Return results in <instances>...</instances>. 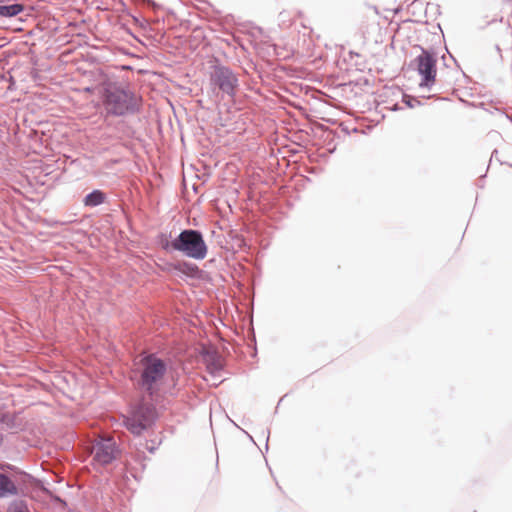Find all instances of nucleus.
Listing matches in <instances>:
<instances>
[{"label":"nucleus","mask_w":512,"mask_h":512,"mask_svg":"<svg viewBox=\"0 0 512 512\" xmlns=\"http://www.w3.org/2000/svg\"><path fill=\"white\" fill-rule=\"evenodd\" d=\"M163 247L167 250H175L183 253L187 257L201 260L207 255V245L199 231L184 230L177 238L167 242Z\"/></svg>","instance_id":"nucleus-1"},{"label":"nucleus","mask_w":512,"mask_h":512,"mask_svg":"<svg viewBox=\"0 0 512 512\" xmlns=\"http://www.w3.org/2000/svg\"><path fill=\"white\" fill-rule=\"evenodd\" d=\"M141 366V385L152 392L163 379L166 372L165 364L154 356H147L141 360Z\"/></svg>","instance_id":"nucleus-2"},{"label":"nucleus","mask_w":512,"mask_h":512,"mask_svg":"<svg viewBox=\"0 0 512 512\" xmlns=\"http://www.w3.org/2000/svg\"><path fill=\"white\" fill-rule=\"evenodd\" d=\"M129 95L116 86L109 85L105 89L104 104L108 112L123 115L129 108Z\"/></svg>","instance_id":"nucleus-3"},{"label":"nucleus","mask_w":512,"mask_h":512,"mask_svg":"<svg viewBox=\"0 0 512 512\" xmlns=\"http://www.w3.org/2000/svg\"><path fill=\"white\" fill-rule=\"evenodd\" d=\"M92 453L96 463L107 465L117 458L119 451L112 438H101L93 445Z\"/></svg>","instance_id":"nucleus-4"},{"label":"nucleus","mask_w":512,"mask_h":512,"mask_svg":"<svg viewBox=\"0 0 512 512\" xmlns=\"http://www.w3.org/2000/svg\"><path fill=\"white\" fill-rule=\"evenodd\" d=\"M417 71L422 76L421 86L431 87L436 80V59L427 51H423L417 58Z\"/></svg>","instance_id":"nucleus-5"},{"label":"nucleus","mask_w":512,"mask_h":512,"mask_svg":"<svg viewBox=\"0 0 512 512\" xmlns=\"http://www.w3.org/2000/svg\"><path fill=\"white\" fill-rule=\"evenodd\" d=\"M154 419V410L149 407H141L131 417L126 418L125 425L133 434L139 435L147 429Z\"/></svg>","instance_id":"nucleus-6"},{"label":"nucleus","mask_w":512,"mask_h":512,"mask_svg":"<svg viewBox=\"0 0 512 512\" xmlns=\"http://www.w3.org/2000/svg\"><path fill=\"white\" fill-rule=\"evenodd\" d=\"M215 84L227 94H232L237 85L234 74L226 68H218L213 76Z\"/></svg>","instance_id":"nucleus-7"},{"label":"nucleus","mask_w":512,"mask_h":512,"mask_svg":"<svg viewBox=\"0 0 512 512\" xmlns=\"http://www.w3.org/2000/svg\"><path fill=\"white\" fill-rule=\"evenodd\" d=\"M17 494L15 484L4 474H0V498Z\"/></svg>","instance_id":"nucleus-8"},{"label":"nucleus","mask_w":512,"mask_h":512,"mask_svg":"<svg viewBox=\"0 0 512 512\" xmlns=\"http://www.w3.org/2000/svg\"><path fill=\"white\" fill-rule=\"evenodd\" d=\"M24 10L22 4L0 5V16L14 17Z\"/></svg>","instance_id":"nucleus-9"},{"label":"nucleus","mask_w":512,"mask_h":512,"mask_svg":"<svg viewBox=\"0 0 512 512\" xmlns=\"http://www.w3.org/2000/svg\"><path fill=\"white\" fill-rule=\"evenodd\" d=\"M105 200V194L100 190H94L90 194H88L84 199V204L86 206H97L103 203Z\"/></svg>","instance_id":"nucleus-10"},{"label":"nucleus","mask_w":512,"mask_h":512,"mask_svg":"<svg viewBox=\"0 0 512 512\" xmlns=\"http://www.w3.org/2000/svg\"><path fill=\"white\" fill-rule=\"evenodd\" d=\"M7 512H28V508L23 501H15L10 504Z\"/></svg>","instance_id":"nucleus-11"},{"label":"nucleus","mask_w":512,"mask_h":512,"mask_svg":"<svg viewBox=\"0 0 512 512\" xmlns=\"http://www.w3.org/2000/svg\"><path fill=\"white\" fill-rule=\"evenodd\" d=\"M207 357L213 359V362L211 363V365H209V368L211 369L212 372L214 371H218L221 369V362H220V359H215L214 355H210V354H207Z\"/></svg>","instance_id":"nucleus-12"},{"label":"nucleus","mask_w":512,"mask_h":512,"mask_svg":"<svg viewBox=\"0 0 512 512\" xmlns=\"http://www.w3.org/2000/svg\"><path fill=\"white\" fill-rule=\"evenodd\" d=\"M2 440H3V438H2V435L0 434V444L2 443Z\"/></svg>","instance_id":"nucleus-13"}]
</instances>
